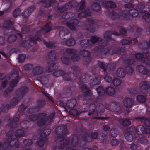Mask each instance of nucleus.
<instances>
[{
	"instance_id": "obj_30",
	"label": "nucleus",
	"mask_w": 150,
	"mask_h": 150,
	"mask_svg": "<svg viewBox=\"0 0 150 150\" xmlns=\"http://www.w3.org/2000/svg\"><path fill=\"white\" fill-rule=\"evenodd\" d=\"M89 76L86 73L83 74L79 77V83H87L89 80Z\"/></svg>"
},
{
	"instance_id": "obj_41",
	"label": "nucleus",
	"mask_w": 150,
	"mask_h": 150,
	"mask_svg": "<svg viewBox=\"0 0 150 150\" xmlns=\"http://www.w3.org/2000/svg\"><path fill=\"white\" fill-rule=\"evenodd\" d=\"M48 67L47 68L46 70L47 72H50L54 71L55 70L54 67L55 66L56 64L54 63L49 62L47 63Z\"/></svg>"
},
{
	"instance_id": "obj_1",
	"label": "nucleus",
	"mask_w": 150,
	"mask_h": 150,
	"mask_svg": "<svg viewBox=\"0 0 150 150\" xmlns=\"http://www.w3.org/2000/svg\"><path fill=\"white\" fill-rule=\"evenodd\" d=\"M56 133L57 134V139L61 142L60 146L55 147L53 150H64V148L70 144L71 147H67L65 150H76L79 147L78 142V137L74 135L71 140L70 137H67L65 139V137L68 133L67 127L64 125L58 127L56 129Z\"/></svg>"
},
{
	"instance_id": "obj_15",
	"label": "nucleus",
	"mask_w": 150,
	"mask_h": 150,
	"mask_svg": "<svg viewBox=\"0 0 150 150\" xmlns=\"http://www.w3.org/2000/svg\"><path fill=\"white\" fill-rule=\"evenodd\" d=\"M79 23V21L77 19H73L66 23L68 27L71 30L75 31L76 30V27Z\"/></svg>"
},
{
	"instance_id": "obj_20",
	"label": "nucleus",
	"mask_w": 150,
	"mask_h": 150,
	"mask_svg": "<svg viewBox=\"0 0 150 150\" xmlns=\"http://www.w3.org/2000/svg\"><path fill=\"white\" fill-rule=\"evenodd\" d=\"M123 103L125 107L130 108L134 104V100L132 98H127L124 99Z\"/></svg>"
},
{
	"instance_id": "obj_13",
	"label": "nucleus",
	"mask_w": 150,
	"mask_h": 150,
	"mask_svg": "<svg viewBox=\"0 0 150 150\" xmlns=\"http://www.w3.org/2000/svg\"><path fill=\"white\" fill-rule=\"evenodd\" d=\"M28 91V88L26 86L21 87L16 91V96L18 98H21L25 96Z\"/></svg>"
},
{
	"instance_id": "obj_34",
	"label": "nucleus",
	"mask_w": 150,
	"mask_h": 150,
	"mask_svg": "<svg viewBox=\"0 0 150 150\" xmlns=\"http://www.w3.org/2000/svg\"><path fill=\"white\" fill-rule=\"evenodd\" d=\"M145 129L144 126L142 125H139L137 127V135H142L145 133Z\"/></svg>"
},
{
	"instance_id": "obj_6",
	"label": "nucleus",
	"mask_w": 150,
	"mask_h": 150,
	"mask_svg": "<svg viewBox=\"0 0 150 150\" xmlns=\"http://www.w3.org/2000/svg\"><path fill=\"white\" fill-rule=\"evenodd\" d=\"M19 146V142L18 140L15 141L14 139H10L6 138L4 142H0V150H7L9 147V148L13 149L14 147L18 148Z\"/></svg>"
},
{
	"instance_id": "obj_58",
	"label": "nucleus",
	"mask_w": 150,
	"mask_h": 150,
	"mask_svg": "<svg viewBox=\"0 0 150 150\" xmlns=\"http://www.w3.org/2000/svg\"><path fill=\"white\" fill-rule=\"evenodd\" d=\"M125 70L127 74L131 75L133 72V69L130 66H127L125 67Z\"/></svg>"
},
{
	"instance_id": "obj_3",
	"label": "nucleus",
	"mask_w": 150,
	"mask_h": 150,
	"mask_svg": "<svg viewBox=\"0 0 150 150\" xmlns=\"http://www.w3.org/2000/svg\"><path fill=\"white\" fill-rule=\"evenodd\" d=\"M98 133L96 132H91V134L89 133H85L82 135L81 139H79L78 138V144L80 148H82L86 145V142H91L92 139H97Z\"/></svg>"
},
{
	"instance_id": "obj_18",
	"label": "nucleus",
	"mask_w": 150,
	"mask_h": 150,
	"mask_svg": "<svg viewBox=\"0 0 150 150\" xmlns=\"http://www.w3.org/2000/svg\"><path fill=\"white\" fill-rule=\"evenodd\" d=\"M52 25L51 24V22H49L41 27V30H39L41 31V35L40 36V37L41 39L42 35V31H43L46 33H48L52 30Z\"/></svg>"
},
{
	"instance_id": "obj_27",
	"label": "nucleus",
	"mask_w": 150,
	"mask_h": 150,
	"mask_svg": "<svg viewBox=\"0 0 150 150\" xmlns=\"http://www.w3.org/2000/svg\"><path fill=\"white\" fill-rule=\"evenodd\" d=\"M100 83V78L98 76H96L91 80L90 85L91 87L95 85H99Z\"/></svg>"
},
{
	"instance_id": "obj_36",
	"label": "nucleus",
	"mask_w": 150,
	"mask_h": 150,
	"mask_svg": "<svg viewBox=\"0 0 150 150\" xmlns=\"http://www.w3.org/2000/svg\"><path fill=\"white\" fill-rule=\"evenodd\" d=\"M61 60L62 63L66 65H69L71 62L70 58L66 56L62 57L61 59Z\"/></svg>"
},
{
	"instance_id": "obj_23",
	"label": "nucleus",
	"mask_w": 150,
	"mask_h": 150,
	"mask_svg": "<svg viewBox=\"0 0 150 150\" xmlns=\"http://www.w3.org/2000/svg\"><path fill=\"white\" fill-rule=\"evenodd\" d=\"M36 8L34 6H31L28 9L25 10L23 11L22 15L25 18H27L30 16L33 10Z\"/></svg>"
},
{
	"instance_id": "obj_26",
	"label": "nucleus",
	"mask_w": 150,
	"mask_h": 150,
	"mask_svg": "<svg viewBox=\"0 0 150 150\" xmlns=\"http://www.w3.org/2000/svg\"><path fill=\"white\" fill-rule=\"evenodd\" d=\"M76 103L77 101L75 99L69 100L66 103V107L67 108H72L75 106Z\"/></svg>"
},
{
	"instance_id": "obj_53",
	"label": "nucleus",
	"mask_w": 150,
	"mask_h": 150,
	"mask_svg": "<svg viewBox=\"0 0 150 150\" xmlns=\"http://www.w3.org/2000/svg\"><path fill=\"white\" fill-rule=\"evenodd\" d=\"M69 113L74 116H78L79 115L81 112H79L76 109H71L69 111Z\"/></svg>"
},
{
	"instance_id": "obj_44",
	"label": "nucleus",
	"mask_w": 150,
	"mask_h": 150,
	"mask_svg": "<svg viewBox=\"0 0 150 150\" xmlns=\"http://www.w3.org/2000/svg\"><path fill=\"white\" fill-rule=\"evenodd\" d=\"M89 40L88 39H83L80 41V44L81 47L83 48H86L89 46Z\"/></svg>"
},
{
	"instance_id": "obj_37",
	"label": "nucleus",
	"mask_w": 150,
	"mask_h": 150,
	"mask_svg": "<svg viewBox=\"0 0 150 150\" xmlns=\"http://www.w3.org/2000/svg\"><path fill=\"white\" fill-rule=\"evenodd\" d=\"M129 15L132 17V20L133 17H136L139 15L138 11L134 8L131 9L128 11Z\"/></svg>"
},
{
	"instance_id": "obj_5",
	"label": "nucleus",
	"mask_w": 150,
	"mask_h": 150,
	"mask_svg": "<svg viewBox=\"0 0 150 150\" xmlns=\"http://www.w3.org/2000/svg\"><path fill=\"white\" fill-rule=\"evenodd\" d=\"M47 114L45 113H40L38 115L32 114L29 115L28 119L31 121L35 122L38 120L37 125L38 126L44 125L47 122L46 118Z\"/></svg>"
},
{
	"instance_id": "obj_49",
	"label": "nucleus",
	"mask_w": 150,
	"mask_h": 150,
	"mask_svg": "<svg viewBox=\"0 0 150 150\" xmlns=\"http://www.w3.org/2000/svg\"><path fill=\"white\" fill-rule=\"evenodd\" d=\"M112 35V32L111 31H106L104 35V38L106 39V40H107L108 42V40H112V38L111 37Z\"/></svg>"
},
{
	"instance_id": "obj_4",
	"label": "nucleus",
	"mask_w": 150,
	"mask_h": 150,
	"mask_svg": "<svg viewBox=\"0 0 150 150\" xmlns=\"http://www.w3.org/2000/svg\"><path fill=\"white\" fill-rule=\"evenodd\" d=\"M41 31L37 32L34 37H30L29 40H25L23 41L20 43V45L27 49H29L32 46V44H35L37 42H39L42 41V39L40 37L41 35Z\"/></svg>"
},
{
	"instance_id": "obj_54",
	"label": "nucleus",
	"mask_w": 150,
	"mask_h": 150,
	"mask_svg": "<svg viewBox=\"0 0 150 150\" xmlns=\"http://www.w3.org/2000/svg\"><path fill=\"white\" fill-rule=\"evenodd\" d=\"M24 132V131L22 129H18L15 131V135L17 137H22L23 136Z\"/></svg>"
},
{
	"instance_id": "obj_60",
	"label": "nucleus",
	"mask_w": 150,
	"mask_h": 150,
	"mask_svg": "<svg viewBox=\"0 0 150 150\" xmlns=\"http://www.w3.org/2000/svg\"><path fill=\"white\" fill-rule=\"evenodd\" d=\"M45 142L46 139L43 137L40 138L39 140L37 141V144L40 147H42L43 146Z\"/></svg>"
},
{
	"instance_id": "obj_29",
	"label": "nucleus",
	"mask_w": 150,
	"mask_h": 150,
	"mask_svg": "<svg viewBox=\"0 0 150 150\" xmlns=\"http://www.w3.org/2000/svg\"><path fill=\"white\" fill-rule=\"evenodd\" d=\"M57 52L56 50H51L48 55L49 59L52 61L56 60L57 58Z\"/></svg>"
},
{
	"instance_id": "obj_39",
	"label": "nucleus",
	"mask_w": 150,
	"mask_h": 150,
	"mask_svg": "<svg viewBox=\"0 0 150 150\" xmlns=\"http://www.w3.org/2000/svg\"><path fill=\"white\" fill-rule=\"evenodd\" d=\"M92 9L94 11L98 12L101 9V6L97 2L93 3L91 5Z\"/></svg>"
},
{
	"instance_id": "obj_56",
	"label": "nucleus",
	"mask_w": 150,
	"mask_h": 150,
	"mask_svg": "<svg viewBox=\"0 0 150 150\" xmlns=\"http://www.w3.org/2000/svg\"><path fill=\"white\" fill-rule=\"evenodd\" d=\"M65 71L62 70H58L54 72L53 75L54 76L58 77L64 74Z\"/></svg>"
},
{
	"instance_id": "obj_9",
	"label": "nucleus",
	"mask_w": 150,
	"mask_h": 150,
	"mask_svg": "<svg viewBox=\"0 0 150 150\" xmlns=\"http://www.w3.org/2000/svg\"><path fill=\"white\" fill-rule=\"evenodd\" d=\"M81 89L83 94L80 96V98L83 100L89 101L93 95L91 90L87 87V85L85 84L82 85L81 87Z\"/></svg>"
},
{
	"instance_id": "obj_38",
	"label": "nucleus",
	"mask_w": 150,
	"mask_h": 150,
	"mask_svg": "<svg viewBox=\"0 0 150 150\" xmlns=\"http://www.w3.org/2000/svg\"><path fill=\"white\" fill-rule=\"evenodd\" d=\"M116 74L120 78H123L125 75V73L124 69L122 68H119L117 71Z\"/></svg>"
},
{
	"instance_id": "obj_64",
	"label": "nucleus",
	"mask_w": 150,
	"mask_h": 150,
	"mask_svg": "<svg viewBox=\"0 0 150 150\" xmlns=\"http://www.w3.org/2000/svg\"><path fill=\"white\" fill-rule=\"evenodd\" d=\"M29 122L27 120H25L23 121L20 123V126L22 129H25L28 127V126L27 124Z\"/></svg>"
},
{
	"instance_id": "obj_16",
	"label": "nucleus",
	"mask_w": 150,
	"mask_h": 150,
	"mask_svg": "<svg viewBox=\"0 0 150 150\" xmlns=\"http://www.w3.org/2000/svg\"><path fill=\"white\" fill-rule=\"evenodd\" d=\"M86 21L88 23L86 25V30L91 33L94 32L95 30V28L94 26V21L90 18L87 19Z\"/></svg>"
},
{
	"instance_id": "obj_46",
	"label": "nucleus",
	"mask_w": 150,
	"mask_h": 150,
	"mask_svg": "<svg viewBox=\"0 0 150 150\" xmlns=\"http://www.w3.org/2000/svg\"><path fill=\"white\" fill-rule=\"evenodd\" d=\"M142 13H144L142 16V18L144 21L147 23L150 22V13L145 11H144Z\"/></svg>"
},
{
	"instance_id": "obj_28",
	"label": "nucleus",
	"mask_w": 150,
	"mask_h": 150,
	"mask_svg": "<svg viewBox=\"0 0 150 150\" xmlns=\"http://www.w3.org/2000/svg\"><path fill=\"white\" fill-rule=\"evenodd\" d=\"M139 87L141 89L148 90H150V86L149 85V83L146 81H143L141 82L139 84Z\"/></svg>"
},
{
	"instance_id": "obj_19",
	"label": "nucleus",
	"mask_w": 150,
	"mask_h": 150,
	"mask_svg": "<svg viewBox=\"0 0 150 150\" xmlns=\"http://www.w3.org/2000/svg\"><path fill=\"white\" fill-rule=\"evenodd\" d=\"M79 54L80 56L84 57H86V62L88 64L91 61V58L90 57V52L88 50H80L79 52Z\"/></svg>"
},
{
	"instance_id": "obj_2",
	"label": "nucleus",
	"mask_w": 150,
	"mask_h": 150,
	"mask_svg": "<svg viewBox=\"0 0 150 150\" xmlns=\"http://www.w3.org/2000/svg\"><path fill=\"white\" fill-rule=\"evenodd\" d=\"M11 75H15V78L11 80L9 84L10 87L6 89L4 92V95L6 97L10 95L13 90V88L17 84L21 78L18 70L15 69H13L11 71Z\"/></svg>"
},
{
	"instance_id": "obj_11",
	"label": "nucleus",
	"mask_w": 150,
	"mask_h": 150,
	"mask_svg": "<svg viewBox=\"0 0 150 150\" xmlns=\"http://www.w3.org/2000/svg\"><path fill=\"white\" fill-rule=\"evenodd\" d=\"M98 64L101 69H103V72L105 73L107 70L114 71L116 68V64L112 63H110L106 65L105 63L99 61L98 63Z\"/></svg>"
},
{
	"instance_id": "obj_57",
	"label": "nucleus",
	"mask_w": 150,
	"mask_h": 150,
	"mask_svg": "<svg viewBox=\"0 0 150 150\" xmlns=\"http://www.w3.org/2000/svg\"><path fill=\"white\" fill-rule=\"evenodd\" d=\"M135 61L133 58H130L125 59L124 62L127 65H132L134 64Z\"/></svg>"
},
{
	"instance_id": "obj_63",
	"label": "nucleus",
	"mask_w": 150,
	"mask_h": 150,
	"mask_svg": "<svg viewBox=\"0 0 150 150\" xmlns=\"http://www.w3.org/2000/svg\"><path fill=\"white\" fill-rule=\"evenodd\" d=\"M112 82L114 86H117L120 85L121 83V81L119 79L117 78H115L113 79H112Z\"/></svg>"
},
{
	"instance_id": "obj_25",
	"label": "nucleus",
	"mask_w": 150,
	"mask_h": 150,
	"mask_svg": "<svg viewBox=\"0 0 150 150\" xmlns=\"http://www.w3.org/2000/svg\"><path fill=\"white\" fill-rule=\"evenodd\" d=\"M43 71V68L42 67L39 66L35 67L32 70V73L35 75L41 74Z\"/></svg>"
},
{
	"instance_id": "obj_17",
	"label": "nucleus",
	"mask_w": 150,
	"mask_h": 150,
	"mask_svg": "<svg viewBox=\"0 0 150 150\" xmlns=\"http://www.w3.org/2000/svg\"><path fill=\"white\" fill-rule=\"evenodd\" d=\"M20 119V115L17 114L15 115L13 118H10L9 119V123L11 127L16 128L17 127L16 123L19 121Z\"/></svg>"
},
{
	"instance_id": "obj_32",
	"label": "nucleus",
	"mask_w": 150,
	"mask_h": 150,
	"mask_svg": "<svg viewBox=\"0 0 150 150\" xmlns=\"http://www.w3.org/2000/svg\"><path fill=\"white\" fill-rule=\"evenodd\" d=\"M36 103L37 104L36 106L39 110L46 104V102L43 100H38L36 101Z\"/></svg>"
},
{
	"instance_id": "obj_61",
	"label": "nucleus",
	"mask_w": 150,
	"mask_h": 150,
	"mask_svg": "<svg viewBox=\"0 0 150 150\" xmlns=\"http://www.w3.org/2000/svg\"><path fill=\"white\" fill-rule=\"evenodd\" d=\"M98 138L101 142L104 143L106 140V134L105 133H102L99 136Z\"/></svg>"
},
{
	"instance_id": "obj_59",
	"label": "nucleus",
	"mask_w": 150,
	"mask_h": 150,
	"mask_svg": "<svg viewBox=\"0 0 150 150\" xmlns=\"http://www.w3.org/2000/svg\"><path fill=\"white\" fill-rule=\"evenodd\" d=\"M27 111L28 113H32L38 112L39 111V110L37 108V107L35 106L28 109Z\"/></svg>"
},
{
	"instance_id": "obj_51",
	"label": "nucleus",
	"mask_w": 150,
	"mask_h": 150,
	"mask_svg": "<svg viewBox=\"0 0 150 150\" xmlns=\"http://www.w3.org/2000/svg\"><path fill=\"white\" fill-rule=\"evenodd\" d=\"M51 133V130L50 129H47L45 130L43 132L40 134L41 137L46 139L47 137Z\"/></svg>"
},
{
	"instance_id": "obj_10",
	"label": "nucleus",
	"mask_w": 150,
	"mask_h": 150,
	"mask_svg": "<svg viewBox=\"0 0 150 150\" xmlns=\"http://www.w3.org/2000/svg\"><path fill=\"white\" fill-rule=\"evenodd\" d=\"M108 44V42L107 40L101 39L99 42V45L101 47L100 48V53L102 55H106L107 54H110L111 49L106 48V46Z\"/></svg>"
},
{
	"instance_id": "obj_62",
	"label": "nucleus",
	"mask_w": 150,
	"mask_h": 150,
	"mask_svg": "<svg viewBox=\"0 0 150 150\" xmlns=\"http://www.w3.org/2000/svg\"><path fill=\"white\" fill-rule=\"evenodd\" d=\"M17 37L16 35H10L8 38V41L9 42H13L17 40Z\"/></svg>"
},
{
	"instance_id": "obj_33",
	"label": "nucleus",
	"mask_w": 150,
	"mask_h": 150,
	"mask_svg": "<svg viewBox=\"0 0 150 150\" xmlns=\"http://www.w3.org/2000/svg\"><path fill=\"white\" fill-rule=\"evenodd\" d=\"M119 122L121 125L124 127L129 126L131 123L130 121L128 119H120L119 120Z\"/></svg>"
},
{
	"instance_id": "obj_14",
	"label": "nucleus",
	"mask_w": 150,
	"mask_h": 150,
	"mask_svg": "<svg viewBox=\"0 0 150 150\" xmlns=\"http://www.w3.org/2000/svg\"><path fill=\"white\" fill-rule=\"evenodd\" d=\"M116 54L121 55L122 56L125 55L126 54L125 48L124 47H114L110 52V54Z\"/></svg>"
},
{
	"instance_id": "obj_24",
	"label": "nucleus",
	"mask_w": 150,
	"mask_h": 150,
	"mask_svg": "<svg viewBox=\"0 0 150 150\" xmlns=\"http://www.w3.org/2000/svg\"><path fill=\"white\" fill-rule=\"evenodd\" d=\"M92 13L91 10L87 8L83 11L81 12L78 14V17L80 18L86 17L88 16H90L91 15Z\"/></svg>"
},
{
	"instance_id": "obj_52",
	"label": "nucleus",
	"mask_w": 150,
	"mask_h": 150,
	"mask_svg": "<svg viewBox=\"0 0 150 150\" xmlns=\"http://www.w3.org/2000/svg\"><path fill=\"white\" fill-rule=\"evenodd\" d=\"M96 90L100 96H102L105 94V91L103 88L101 86L98 87Z\"/></svg>"
},
{
	"instance_id": "obj_31",
	"label": "nucleus",
	"mask_w": 150,
	"mask_h": 150,
	"mask_svg": "<svg viewBox=\"0 0 150 150\" xmlns=\"http://www.w3.org/2000/svg\"><path fill=\"white\" fill-rule=\"evenodd\" d=\"M136 69L142 74H146L148 71L145 67L142 65H138L136 67Z\"/></svg>"
},
{
	"instance_id": "obj_21",
	"label": "nucleus",
	"mask_w": 150,
	"mask_h": 150,
	"mask_svg": "<svg viewBox=\"0 0 150 150\" xmlns=\"http://www.w3.org/2000/svg\"><path fill=\"white\" fill-rule=\"evenodd\" d=\"M3 28L7 30H9L11 29H12L13 30H15L13 28V23L10 20L4 21L3 25Z\"/></svg>"
},
{
	"instance_id": "obj_12",
	"label": "nucleus",
	"mask_w": 150,
	"mask_h": 150,
	"mask_svg": "<svg viewBox=\"0 0 150 150\" xmlns=\"http://www.w3.org/2000/svg\"><path fill=\"white\" fill-rule=\"evenodd\" d=\"M138 46L141 49H142L145 54H148L150 53V39L149 42L146 41H142L138 44Z\"/></svg>"
},
{
	"instance_id": "obj_40",
	"label": "nucleus",
	"mask_w": 150,
	"mask_h": 150,
	"mask_svg": "<svg viewBox=\"0 0 150 150\" xmlns=\"http://www.w3.org/2000/svg\"><path fill=\"white\" fill-rule=\"evenodd\" d=\"M126 139L128 141L131 142L133 140V135L128 131H125L124 133Z\"/></svg>"
},
{
	"instance_id": "obj_47",
	"label": "nucleus",
	"mask_w": 150,
	"mask_h": 150,
	"mask_svg": "<svg viewBox=\"0 0 150 150\" xmlns=\"http://www.w3.org/2000/svg\"><path fill=\"white\" fill-rule=\"evenodd\" d=\"M43 42L44 44H45L46 47L47 48L52 49L53 48L55 47V43L51 41L47 42L44 40Z\"/></svg>"
},
{
	"instance_id": "obj_48",
	"label": "nucleus",
	"mask_w": 150,
	"mask_h": 150,
	"mask_svg": "<svg viewBox=\"0 0 150 150\" xmlns=\"http://www.w3.org/2000/svg\"><path fill=\"white\" fill-rule=\"evenodd\" d=\"M76 41L73 38H67V40L65 42V44L68 46H73L75 43Z\"/></svg>"
},
{
	"instance_id": "obj_43",
	"label": "nucleus",
	"mask_w": 150,
	"mask_h": 150,
	"mask_svg": "<svg viewBox=\"0 0 150 150\" xmlns=\"http://www.w3.org/2000/svg\"><path fill=\"white\" fill-rule=\"evenodd\" d=\"M105 4L107 9L108 8H114L116 7V5L115 3L111 1H106L105 2Z\"/></svg>"
},
{
	"instance_id": "obj_42",
	"label": "nucleus",
	"mask_w": 150,
	"mask_h": 150,
	"mask_svg": "<svg viewBox=\"0 0 150 150\" xmlns=\"http://www.w3.org/2000/svg\"><path fill=\"white\" fill-rule=\"evenodd\" d=\"M105 91L107 94L109 96H112L115 93V90L113 87L108 86L106 88Z\"/></svg>"
},
{
	"instance_id": "obj_35",
	"label": "nucleus",
	"mask_w": 150,
	"mask_h": 150,
	"mask_svg": "<svg viewBox=\"0 0 150 150\" xmlns=\"http://www.w3.org/2000/svg\"><path fill=\"white\" fill-rule=\"evenodd\" d=\"M108 15L109 17L113 19H116L119 17L118 13L113 10L109 11L108 12Z\"/></svg>"
},
{
	"instance_id": "obj_50",
	"label": "nucleus",
	"mask_w": 150,
	"mask_h": 150,
	"mask_svg": "<svg viewBox=\"0 0 150 150\" xmlns=\"http://www.w3.org/2000/svg\"><path fill=\"white\" fill-rule=\"evenodd\" d=\"M122 18L125 20H132V17L129 15V13H125L122 12L121 15Z\"/></svg>"
},
{
	"instance_id": "obj_22",
	"label": "nucleus",
	"mask_w": 150,
	"mask_h": 150,
	"mask_svg": "<svg viewBox=\"0 0 150 150\" xmlns=\"http://www.w3.org/2000/svg\"><path fill=\"white\" fill-rule=\"evenodd\" d=\"M135 120H138L142 123L145 126L147 127H150V118H148L143 116L137 117Z\"/></svg>"
},
{
	"instance_id": "obj_45",
	"label": "nucleus",
	"mask_w": 150,
	"mask_h": 150,
	"mask_svg": "<svg viewBox=\"0 0 150 150\" xmlns=\"http://www.w3.org/2000/svg\"><path fill=\"white\" fill-rule=\"evenodd\" d=\"M137 101L141 103H145L146 100V98L145 96L142 95H138L136 97Z\"/></svg>"
},
{
	"instance_id": "obj_7",
	"label": "nucleus",
	"mask_w": 150,
	"mask_h": 150,
	"mask_svg": "<svg viewBox=\"0 0 150 150\" xmlns=\"http://www.w3.org/2000/svg\"><path fill=\"white\" fill-rule=\"evenodd\" d=\"M90 112L88 115L90 116H94L98 115L99 114H103L104 111V105L99 103L96 106L95 104L92 103L89 106Z\"/></svg>"
},
{
	"instance_id": "obj_8",
	"label": "nucleus",
	"mask_w": 150,
	"mask_h": 150,
	"mask_svg": "<svg viewBox=\"0 0 150 150\" xmlns=\"http://www.w3.org/2000/svg\"><path fill=\"white\" fill-rule=\"evenodd\" d=\"M73 6V4L72 1L65 4L61 2L58 3L54 7V9L57 12L56 15L59 16L61 15L64 11L71 8Z\"/></svg>"
},
{
	"instance_id": "obj_55",
	"label": "nucleus",
	"mask_w": 150,
	"mask_h": 150,
	"mask_svg": "<svg viewBox=\"0 0 150 150\" xmlns=\"http://www.w3.org/2000/svg\"><path fill=\"white\" fill-rule=\"evenodd\" d=\"M71 68L77 74L76 76V77L78 76L79 74L80 73L81 71L79 67L75 65H74L71 66Z\"/></svg>"
}]
</instances>
